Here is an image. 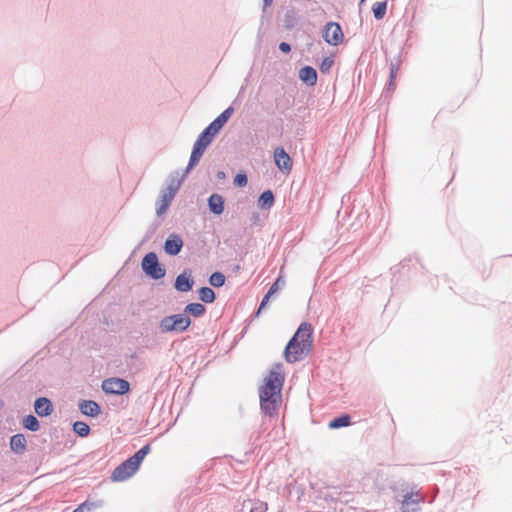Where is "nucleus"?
I'll use <instances>...</instances> for the list:
<instances>
[{"label":"nucleus","mask_w":512,"mask_h":512,"mask_svg":"<svg viewBox=\"0 0 512 512\" xmlns=\"http://www.w3.org/2000/svg\"><path fill=\"white\" fill-rule=\"evenodd\" d=\"M205 311L206 308L201 303H190L184 309L185 313L191 314L194 317L202 316L205 313Z\"/></svg>","instance_id":"aec40b11"},{"label":"nucleus","mask_w":512,"mask_h":512,"mask_svg":"<svg viewBox=\"0 0 512 512\" xmlns=\"http://www.w3.org/2000/svg\"><path fill=\"white\" fill-rule=\"evenodd\" d=\"M271 295L272 294H269V292H267V294L264 296V298H263V300H262V302L260 304V308L259 309L263 308L267 304V302H268V300H269Z\"/></svg>","instance_id":"f704fd0d"},{"label":"nucleus","mask_w":512,"mask_h":512,"mask_svg":"<svg viewBox=\"0 0 512 512\" xmlns=\"http://www.w3.org/2000/svg\"><path fill=\"white\" fill-rule=\"evenodd\" d=\"M178 190L177 186L169 185L164 191H162L158 206L156 209V213L158 216H162L168 210L176 192Z\"/></svg>","instance_id":"1a4fd4ad"},{"label":"nucleus","mask_w":512,"mask_h":512,"mask_svg":"<svg viewBox=\"0 0 512 512\" xmlns=\"http://www.w3.org/2000/svg\"><path fill=\"white\" fill-rule=\"evenodd\" d=\"M101 502H94L90 500H86L82 504H80L73 512H90L92 509L100 507Z\"/></svg>","instance_id":"bb28decb"},{"label":"nucleus","mask_w":512,"mask_h":512,"mask_svg":"<svg viewBox=\"0 0 512 512\" xmlns=\"http://www.w3.org/2000/svg\"><path fill=\"white\" fill-rule=\"evenodd\" d=\"M423 500V497L419 495L418 492H410L404 496V500L402 501V512H410V505H417Z\"/></svg>","instance_id":"a211bd4d"},{"label":"nucleus","mask_w":512,"mask_h":512,"mask_svg":"<svg viewBox=\"0 0 512 512\" xmlns=\"http://www.w3.org/2000/svg\"><path fill=\"white\" fill-rule=\"evenodd\" d=\"M274 161L278 169L283 173L289 174L291 172L293 161L282 147H277L274 150Z\"/></svg>","instance_id":"9d476101"},{"label":"nucleus","mask_w":512,"mask_h":512,"mask_svg":"<svg viewBox=\"0 0 512 512\" xmlns=\"http://www.w3.org/2000/svg\"><path fill=\"white\" fill-rule=\"evenodd\" d=\"M280 282H281V278L279 277L275 282L274 284L269 288L268 292L269 294H274L277 292V290L279 289V286H280Z\"/></svg>","instance_id":"473e14b6"},{"label":"nucleus","mask_w":512,"mask_h":512,"mask_svg":"<svg viewBox=\"0 0 512 512\" xmlns=\"http://www.w3.org/2000/svg\"><path fill=\"white\" fill-rule=\"evenodd\" d=\"M191 325V319L185 314H174L164 317L160 322L162 332H183Z\"/></svg>","instance_id":"20e7f679"},{"label":"nucleus","mask_w":512,"mask_h":512,"mask_svg":"<svg viewBox=\"0 0 512 512\" xmlns=\"http://www.w3.org/2000/svg\"><path fill=\"white\" fill-rule=\"evenodd\" d=\"M23 425L30 431H38L40 428L39 421L33 415H28L23 420Z\"/></svg>","instance_id":"393cba45"},{"label":"nucleus","mask_w":512,"mask_h":512,"mask_svg":"<svg viewBox=\"0 0 512 512\" xmlns=\"http://www.w3.org/2000/svg\"><path fill=\"white\" fill-rule=\"evenodd\" d=\"M150 452V445L143 446L132 457L122 462L112 472L111 479L114 482L125 481L133 476L139 469L142 461Z\"/></svg>","instance_id":"7ed1b4c3"},{"label":"nucleus","mask_w":512,"mask_h":512,"mask_svg":"<svg viewBox=\"0 0 512 512\" xmlns=\"http://www.w3.org/2000/svg\"><path fill=\"white\" fill-rule=\"evenodd\" d=\"M386 10H387V2L386 1L376 2L372 7L374 17L377 20H381L382 18H384L385 14H386Z\"/></svg>","instance_id":"412c9836"},{"label":"nucleus","mask_w":512,"mask_h":512,"mask_svg":"<svg viewBox=\"0 0 512 512\" xmlns=\"http://www.w3.org/2000/svg\"><path fill=\"white\" fill-rule=\"evenodd\" d=\"M213 138L209 137L205 132L203 131L200 136L198 137L197 141L195 142V146L200 147L203 151L206 150L207 146L212 142Z\"/></svg>","instance_id":"cd10ccee"},{"label":"nucleus","mask_w":512,"mask_h":512,"mask_svg":"<svg viewBox=\"0 0 512 512\" xmlns=\"http://www.w3.org/2000/svg\"><path fill=\"white\" fill-rule=\"evenodd\" d=\"M365 0H360L361 3H363Z\"/></svg>","instance_id":"e433bc0d"},{"label":"nucleus","mask_w":512,"mask_h":512,"mask_svg":"<svg viewBox=\"0 0 512 512\" xmlns=\"http://www.w3.org/2000/svg\"><path fill=\"white\" fill-rule=\"evenodd\" d=\"M324 40L333 46H337L343 42L344 34L341 26L336 22H328L322 31Z\"/></svg>","instance_id":"423d86ee"},{"label":"nucleus","mask_w":512,"mask_h":512,"mask_svg":"<svg viewBox=\"0 0 512 512\" xmlns=\"http://www.w3.org/2000/svg\"><path fill=\"white\" fill-rule=\"evenodd\" d=\"M2 405V403L0 402V406Z\"/></svg>","instance_id":"4c0bfd02"},{"label":"nucleus","mask_w":512,"mask_h":512,"mask_svg":"<svg viewBox=\"0 0 512 512\" xmlns=\"http://www.w3.org/2000/svg\"><path fill=\"white\" fill-rule=\"evenodd\" d=\"M102 389L107 394L123 395L129 391L130 385L128 381L124 379L109 378L103 381Z\"/></svg>","instance_id":"0eeeda50"},{"label":"nucleus","mask_w":512,"mask_h":512,"mask_svg":"<svg viewBox=\"0 0 512 512\" xmlns=\"http://www.w3.org/2000/svg\"><path fill=\"white\" fill-rule=\"evenodd\" d=\"M10 447L13 452L23 454L26 450V438L23 434H16L10 440Z\"/></svg>","instance_id":"2eb2a0df"},{"label":"nucleus","mask_w":512,"mask_h":512,"mask_svg":"<svg viewBox=\"0 0 512 512\" xmlns=\"http://www.w3.org/2000/svg\"><path fill=\"white\" fill-rule=\"evenodd\" d=\"M208 205L214 214L219 215L224 211V199L219 194H212L208 199Z\"/></svg>","instance_id":"dca6fc26"},{"label":"nucleus","mask_w":512,"mask_h":512,"mask_svg":"<svg viewBox=\"0 0 512 512\" xmlns=\"http://www.w3.org/2000/svg\"><path fill=\"white\" fill-rule=\"evenodd\" d=\"M193 280L186 273L180 274L175 281V288L181 292H187L192 289Z\"/></svg>","instance_id":"f3484780"},{"label":"nucleus","mask_w":512,"mask_h":512,"mask_svg":"<svg viewBox=\"0 0 512 512\" xmlns=\"http://www.w3.org/2000/svg\"><path fill=\"white\" fill-rule=\"evenodd\" d=\"M313 345V328L310 323L303 322L298 327L284 350V358L288 363H295L305 358Z\"/></svg>","instance_id":"f03ea898"},{"label":"nucleus","mask_w":512,"mask_h":512,"mask_svg":"<svg viewBox=\"0 0 512 512\" xmlns=\"http://www.w3.org/2000/svg\"><path fill=\"white\" fill-rule=\"evenodd\" d=\"M263 1H264V4H265L266 6L271 5V4H272V2H273V0H263Z\"/></svg>","instance_id":"c9c22d12"},{"label":"nucleus","mask_w":512,"mask_h":512,"mask_svg":"<svg viewBox=\"0 0 512 512\" xmlns=\"http://www.w3.org/2000/svg\"><path fill=\"white\" fill-rule=\"evenodd\" d=\"M285 381V372L282 363L273 365L264 384L260 388V404L265 414H276L281 403V391Z\"/></svg>","instance_id":"f257e3e1"},{"label":"nucleus","mask_w":512,"mask_h":512,"mask_svg":"<svg viewBox=\"0 0 512 512\" xmlns=\"http://www.w3.org/2000/svg\"><path fill=\"white\" fill-rule=\"evenodd\" d=\"M279 49L284 53H289L291 51L290 45L286 42L280 43Z\"/></svg>","instance_id":"72a5a7b5"},{"label":"nucleus","mask_w":512,"mask_h":512,"mask_svg":"<svg viewBox=\"0 0 512 512\" xmlns=\"http://www.w3.org/2000/svg\"><path fill=\"white\" fill-rule=\"evenodd\" d=\"M199 297L205 303H212L215 300V293L209 287H202L199 290Z\"/></svg>","instance_id":"5701e85b"},{"label":"nucleus","mask_w":512,"mask_h":512,"mask_svg":"<svg viewBox=\"0 0 512 512\" xmlns=\"http://www.w3.org/2000/svg\"><path fill=\"white\" fill-rule=\"evenodd\" d=\"M209 282L214 287H221L225 283V276L221 272H214L210 276Z\"/></svg>","instance_id":"c85d7f7f"},{"label":"nucleus","mask_w":512,"mask_h":512,"mask_svg":"<svg viewBox=\"0 0 512 512\" xmlns=\"http://www.w3.org/2000/svg\"><path fill=\"white\" fill-rule=\"evenodd\" d=\"M35 412L43 417L51 414L53 407L49 399L45 397L38 398L34 404Z\"/></svg>","instance_id":"ddd939ff"},{"label":"nucleus","mask_w":512,"mask_h":512,"mask_svg":"<svg viewBox=\"0 0 512 512\" xmlns=\"http://www.w3.org/2000/svg\"><path fill=\"white\" fill-rule=\"evenodd\" d=\"M203 153L204 151L200 147L194 145L187 168H193L200 161Z\"/></svg>","instance_id":"b1692460"},{"label":"nucleus","mask_w":512,"mask_h":512,"mask_svg":"<svg viewBox=\"0 0 512 512\" xmlns=\"http://www.w3.org/2000/svg\"><path fill=\"white\" fill-rule=\"evenodd\" d=\"M73 430L80 437H86L90 433V427L82 421H77L73 424Z\"/></svg>","instance_id":"a878e982"},{"label":"nucleus","mask_w":512,"mask_h":512,"mask_svg":"<svg viewBox=\"0 0 512 512\" xmlns=\"http://www.w3.org/2000/svg\"><path fill=\"white\" fill-rule=\"evenodd\" d=\"M350 425V416L349 415H342L338 418L333 419L329 423V428L331 429H337L341 427H346Z\"/></svg>","instance_id":"4be33fe9"},{"label":"nucleus","mask_w":512,"mask_h":512,"mask_svg":"<svg viewBox=\"0 0 512 512\" xmlns=\"http://www.w3.org/2000/svg\"><path fill=\"white\" fill-rule=\"evenodd\" d=\"M234 109L232 107H228L225 109L214 121L210 123V125L204 130L205 134L209 137L213 138L227 123L231 115L233 114Z\"/></svg>","instance_id":"6e6552de"},{"label":"nucleus","mask_w":512,"mask_h":512,"mask_svg":"<svg viewBox=\"0 0 512 512\" xmlns=\"http://www.w3.org/2000/svg\"><path fill=\"white\" fill-rule=\"evenodd\" d=\"M183 246L182 239L175 234L170 235L167 240L165 241V251L169 255H177Z\"/></svg>","instance_id":"9b49d317"},{"label":"nucleus","mask_w":512,"mask_h":512,"mask_svg":"<svg viewBox=\"0 0 512 512\" xmlns=\"http://www.w3.org/2000/svg\"><path fill=\"white\" fill-rule=\"evenodd\" d=\"M332 64H333V61L331 59H329V58L324 59V61L322 62L321 66H320L321 71L322 72L328 71L331 68Z\"/></svg>","instance_id":"2f4dec72"},{"label":"nucleus","mask_w":512,"mask_h":512,"mask_svg":"<svg viewBox=\"0 0 512 512\" xmlns=\"http://www.w3.org/2000/svg\"><path fill=\"white\" fill-rule=\"evenodd\" d=\"M273 204H274V195H273L272 191H270V190L264 191L258 199L259 207L263 208V209H269L273 206Z\"/></svg>","instance_id":"6ab92c4d"},{"label":"nucleus","mask_w":512,"mask_h":512,"mask_svg":"<svg viewBox=\"0 0 512 512\" xmlns=\"http://www.w3.org/2000/svg\"><path fill=\"white\" fill-rule=\"evenodd\" d=\"M268 509V505L265 502L258 501L256 502V506L251 509L250 512H266Z\"/></svg>","instance_id":"7c9ffc66"},{"label":"nucleus","mask_w":512,"mask_h":512,"mask_svg":"<svg viewBox=\"0 0 512 512\" xmlns=\"http://www.w3.org/2000/svg\"><path fill=\"white\" fill-rule=\"evenodd\" d=\"M247 176L245 173H238L234 178V184L238 187H245L247 185Z\"/></svg>","instance_id":"c756f323"},{"label":"nucleus","mask_w":512,"mask_h":512,"mask_svg":"<svg viewBox=\"0 0 512 512\" xmlns=\"http://www.w3.org/2000/svg\"><path fill=\"white\" fill-rule=\"evenodd\" d=\"M142 269L153 279H160L165 276V269L159 265L156 253L146 254L142 260Z\"/></svg>","instance_id":"39448f33"},{"label":"nucleus","mask_w":512,"mask_h":512,"mask_svg":"<svg viewBox=\"0 0 512 512\" xmlns=\"http://www.w3.org/2000/svg\"><path fill=\"white\" fill-rule=\"evenodd\" d=\"M299 78L307 85L314 86L317 82V72L313 67L305 66L300 69Z\"/></svg>","instance_id":"f8f14e48"},{"label":"nucleus","mask_w":512,"mask_h":512,"mask_svg":"<svg viewBox=\"0 0 512 512\" xmlns=\"http://www.w3.org/2000/svg\"><path fill=\"white\" fill-rule=\"evenodd\" d=\"M80 411L86 415L95 417L100 414L101 409L100 406L92 400H84L79 404Z\"/></svg>","instance_id":"4468645a"}]
</instances>
